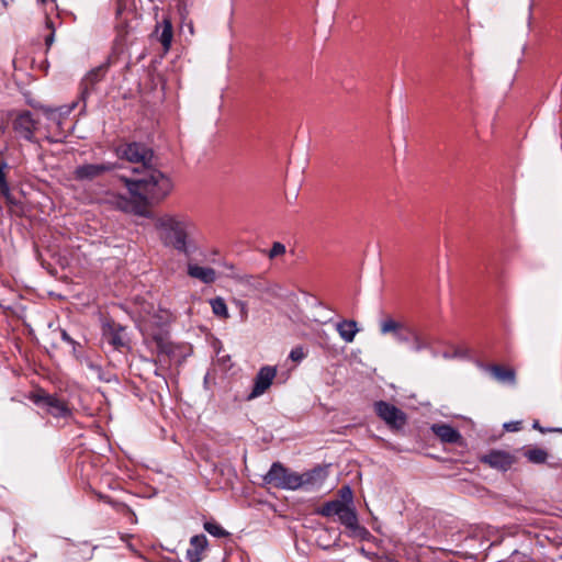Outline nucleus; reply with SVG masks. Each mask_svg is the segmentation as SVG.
Wrapping results in <instances>:
<instances>
[{
    "label": "nucleus",
    "mask_w": 562,
    "mask_h": 562,
    "mask_svg": "<svg viewBox=\"0 0 562 562\" xmlns=\"http://www.w3.org/2000/svg\"><path fill=\"white\" fill-rule=\"evenodd\" d=\"M115 154L121 159L138 165V169H145L153 165L154 151L143 143L131 142L120 144L115 148Z\"/></svg>",
    "instance_id": "nucleus-3"
},
{
    "label": "nucleus",
    "mask_w": 562,
    "mask_h": 562,
    "mask_svg": "<svg viewBox=\"0 0 562 562\" xmlns=\"http://www.w3.org/2000/svg\"><path fill=\"white\" fill-rule=\"evenodd\" d=\"M54 38H55V30L49 32V34L45 37V45H46L47 49H49L50 46L53 45Z\"/></svg>",
    "instance_id": "nucleus-35"
},
{
    "label": "nucleus",
    "mask_w": 562,
    "mask_h": 562,
    "mask_svg": "<svg viewBox=\"0 0 562 562\" xmlns=\"http://www.w3.org/2000/svg\"><path fill=\"white\" fill-rule=\"evenodd\" d=\"M344 506L345 503L339 499L329 501L319 506L316 509V514L323 517L338 516Z\"/></svg>",
    "instance_id": "nucleus-24"
},
{
    "label": "nucleus",
    "mask_w": 562,
    "mask_h": 562,
    "mask_svg": "<svg viewBox=\"0 0 562 562\" xmlns=\"http://www.w3.org/2000/svg\"><path fill=\"white\" fill-rule=\"evenodd\" d=\"M207 547L205 535H195L190 539V548L187 550L189 562H201L202 553Z\"/></svg>",
    "instance_id": "nucleus-16"
},
{
    "label": "nucleus",
    "mask_w": 562,
    "mask_h": 562,
    "mask_svg": "<svg viewBox=\"0 0 562 562\" xmlns=\"http://www.w3.org/2000/svg\"><path fill=\"white\" fill-rule=\"evenodd\" d=\"M431 431L445 443H458L462 440L461 434L454 427L445 423L434 424Z\"/></svg>",
    "instance_id": "nucleus-15"
},
{
    "label": "nucleus",
    "mask_w": 562,
    "mask_h": 562,
    "mask_svg": "<svg viewBox=\"0 0 562 562\" xmlns=\"http://www.w3.org/2000/svg\"><path fill=\"white\" fill-rule=\"evenodd\" d=\"M108 503L111 504L117 513L125 516L130 520L131 524L137 522V517L130 506H127L124 503L114 502L111 499H108Z\"/></svg>",
    "instance_id": "nucleus-27"
},
{
    "label": "nucleus",
    "mask_w": 562,
    "mask_h": 562,
    "mask_svg": "<svg viewBox=\"0 0 562 562\" xmlns=\"http://www.w3.org/2000/svg\"><path fill=\"white\" fill-rule=\"evenodd\" d=\"M204 529L212 536L217 538H224L229 536V533L216 521H205Z\"/></svg>",
    "instance_id": "nucleus-30"
},
{
    "label": "nucleus",
    "mask_w": 562,
    "mask_h": 562,
    "mask_svg": "<svg viewBox=\"0 0 562 562\" xmlns=\"http://www.w3.org/2000/svg\"><path fill=\"white\" fill-rule=\"evenodd\" d=\"M296 472L285 468L281 462H273L270 470L263 476V482L280 490L295 491Z\"/></svg>",
    "instance_id": "nucleus-5"
},
{
    "label": "nucleus",
    "mask_w": 562,
    "mask_h": 562,
    "mask_svg": "<svg viewBox=\"0 0 562 562\" xmlns=\"http://www.w3.org/2000/svg\"><path fill=\"white\" fill-rule=\"evenodd\" d=\"M521 422H509L504 424V428L507 431H519L521 429Z\"/></svg>",
    "instance_id": "nucleus-34"
},
{
    "label": "nucleus",
    "mask_w": 562,
    "mask_h": 562,
    "mask_svg": "<svg viewBox=\"0 0 562 562\" xmlns=\"http://www.w3.org/2000/svg\"><path fill=\"white\" fill-rule=\"evenodd\" d=\"M276 375V367L265 366L260 368L254 379V386L250 394L248 395V400H252L262 395L271 386Z\"/></svg>",
    "instance_id": "nucleus-12"
},
{
    "label": "nucleus",
    "mask_w": 562,
    "mask_h": 562,
    "mask_svg": "<svg viewBox=\"0 0 562 562\" xmlns=\"http://www.w3.org/2000/svg\"><path fill=\"white\" fill-rule=\"evenodd\" d=\"M61 336L65 341H67V342L72 341V339L69 337V335L66 331H63Z\"/></svg>",
    "instance_id": "nucleus-38"
},
{
    "label": "nucleus",
    "mask_w": 562,
    "mask_h": 562,
    "mask_svg": "<svg viewBox=\"0 0 562 562\" xmlns=\"http://www.w3.org/2000/svg\"><path fill=\"white\" fill-rule=\"evenodd\" d=\"M45 24H46V27H47L50 32H52L53 30H55V27H54V23H53V21H52V19H50V18L46 16V22H45Z\"/></svg>",
    "instance_id": "nucleus-36"
},
{
    "label": "nucleus",
    "mask_w": 562,
    "mask_h": 562,
    "mask_svg": "<svg viewBox=\"0 0 562 562\" xmlns=\"http://www.w3.org/2000/svg\"><path fill=\"white\" fill-rule=\"evenodd\" d=\"M172 37H173L172 23L169 19H164V21L161 23V33L159 36V42L162 45L165 50H169V48L171 46Z\"/></svg>",
    "instance_id": "nucleus-25"
},
{
    "label": "nucleus",
    "mask_w": 562,
    "mask_h": 562,
    "mask_svg": "<svg viewBox=\"0 0 562 562\" xmlns=\"http://www.w3.org/2000/svg\"><path fill=\"white\" fill-rule=\"evenodd\" d=\"M553 431H558V432L562 434V428H555V429H553Z\"/></svg>",
    "instance_id": "nucleus-40"
},
{
    "label": "nucleus",
    "mask_w": 562,
    "mask_h": 562,
    "mask_svg": "<svg viewBox=\"0 0 562 562\" xmlns=\"http://www.w3.org/2000/svg\"><path fill=\"white\" fill-rule=\"evenodd\" d=\"M524 456L529 462L535 464H542L548 459V452L541 448H531L524 452Z\"/></svg>",
    "instance_id": "nucleus-26"
},
{
    "label": "nucleus",
    "mask_w": 562,
    "mask_h": 562,
    "mask_svg": "<svg viewBox=\"0 0 562 562\" xmlns=\"http://www.w3.org/2000/svg\"><path fill=\"white\" fill-rule=\"evenodd\" d=\"M102 336L115 350L121 351L123 348L128 346L126 327L113 319H108L103 323Z\"/></svg>",
    "instance_id": "nucleus-9"
},
{
    "label": "nucleus",
    "mask_w": 562,
    "mask_h": 562,
    "mask_svg": "<svg viewBox=\"0 0 562 562\" xmlns=\"http://www.w3.org/2000/svg\"><path fill=\"white\" fill-rule=\"evenodd\" d=\"M533 428L538 429V430H539L540 432H542V434H544V432H546V429H544V428H542V427L540 426V424H539V422H538V420H536V422L533 423Z\"/></svg>",
    "instance_id": "nucleus-37"
},
{
    "label": "nucleus",
    "mask_w": 562,
    "mask_h": 562,
    "mask_svg": "<svg viewBox=\"0 0 562 562\" xmlns=\"http://www.w3.org/2000/svg\"><path fill=\"white\" fill-rule=\"evenodd\" d=\"M414 329L404 325L398 329V331L394 335V338L400 342H408L412 340V334Z\"/></svg>",
    "instance_id": "nucleus-31"
},
{
    "label": "nucleus",
    "mask_w": 562,
    "mask_h": 562,
    "mask_svg": "<svg viewBox=\"0 0 562 562\" xmlns=\"http://www.w3.org/2000/svg\"><path fill=\"white\" fill-rule=\"evenodd\" d=\"M290 359L294 362H300L304 359L305 357V353L303 351V349L301 347H296L294 349L291 350L290 352Z\"/></svg>",
    "instance_id": "nucleus-33"
},
{
    "label": "nucleus",
    "mask_w": 562,
    "mask_h": 562,
    "mask_svg": "<svg viewBox=\"0 0 562 562\" xmlns=\"http://www.w3.org/2000/svg\"><path fill=\"white\" fill-rule=\"evenodd\" d=\"M134 177H122V181L133 198H138L150 210L160 204L171 193L173 182L162 171L153 165L145 169H133Z\"/></svg>",
    "instance_id": "nucleus-1"
},
{
    "label": "nucleus",
    "mask_w": 562,
    "mask_h": 562,
    "mask_svg": "<svg viewBox=\"0 0 562 562\" xmlns=\"http://www.w3.org/2000/svg\"><path fill=\"white\" fill-rule=\"evenodd\" d=\"M338 518L339 521L348 529L349 537L358 538L362 541L371 538L370 531L359 524L357 513L353 508L345 504L338 515Z\"/></svg>",
    "instance_id": "nucleus-8"
},
{
    "label": "nucleus",
    "mask_w": 562,
    "mask_h": 562,
    "mask_svg": "<svg viewBox=\"0 0 562 562\" xmlns=\"http://www.w3.org/2000/svg\"><path fill=\"white\" fill-rule=\"evenodd\" d=\"M29 400H31L35 405L45 406L47 408V413L53 417L68 418L71 416V409L65 401L58 398L56 395L47 393L43 389H37L30 393Z\"/></svg>",
    "instance_id": "nucleus-4"
},
{
    "label": "nucleus",
    "mask_w": 562,
    "mask_h": 562,
    "mask_svg": "<svg viewBox=\"0 0 562 562\" xmlns=\"http://www.w3.org/2000/svg\"><path fill=\"white\" fill-rule=\"evenodd\" d=\"M117 168L116 162L85 164L78 166L74 171V177L78 181H92L111 172Z\"/></svg>",
    "instance_id": "nucleus-11"
},
{
    "label": "nucleus",
    "mask_w": 562,
    "mask_h": 562,
    "mask_svg": "<svg viewBox=\"0 0 562 562\" xmlns=\"http://www.w3.org/2000/svg\"><path fill=\"white\" fill-rule=\"evenodd\" d=\"M283 254H285V246L282 243L274 241L269 251V258L272 259V258L283 255Z\"/></svg>",
    "instance_id": "nucleus-32"
},
{
    "label": "nucleus",
    "mask_w": 562,
    "mask_h": 562,
    "mask_svg": "<svg viewBox=\"0 0 562 562\" xmlns=\"http://www.w3.org/2000/svg\"><path fill=\"white\" fill-rule=\"evenodd\" d=\"M38 120L29 110L16 113L12 121L13 131L23 139L30 143H36L35 132L37 130Z\"/></svg>",
    "instance_id": "nucleus-7"
},
{
    "label": "nucleus",
    "mask_w": 562,
    "mask_h": 562,
    "mask_svg": "<svg viewBox=\"0 0 562 562\" xmlns=\"http://www.w3.org/2000/svg\"><path fill=\"white\" fill-rule=\"evenodd\" d=\"M373 407L378 417L381 418L392 430H401L407 423L406 414L391 403L376 401Z\"/></svg>",
    "instance_id": "nucleus-6"
},
{
    "label": "nucleus",
    "mask_w": 562,
    "mask_h": 562,
    "mask_svg": "<svg viewBox=\"0 0 562 562\" xmlns=\"http://www.w3.org/2000/svg\"><path fill=\"white\" fill-rule=\"evenodd\" d=\"M322 474L323 471L319 468L313 469L302 474L296 473V483L300 484L295 485V490H308L310 487L318 485L322 481Z\"/></svg>",
    "instance_id": "nucleus-17"
},
{
    "label": "nucleus",
    "mask_w": 562,
    "mask_h": 562,
    "mask_svg": "<svg viewBox=\"0 0 562 562\" xmlns=\"http://www.w3.org/2000/svg\"><path fill=\"white\" fill-rule=\"evenodd\" d=\"M109 70V64H102L91 69L80 82V99L86 101L94 86L100 82Z\"/></svg>",
    "instance_id": "nucleus-14"
},
{
    "label": "nucleus",
    "mask_w": 562,
    "mask_h": 562,
    "mask_svg": "<svg viewBox=\"0 0 562 562\" xmlns=\"http://www.w3.org/2000/svg\"><path fill=\"white\" fill-rule=\"evenodd\" d=\"M412 341L413 349L418 352L429 349L434 342V337L427 331L414 329V333L412 334Z\"/></svg>",
    "instance_id": "nucleus-23"
},
{
    "label": "nucleus",
    "mask_w": 562,
    "mask_h": 562,
    "mask_svg": "<svg viewBox=\"0 0 562 562\" xmlns=\"http://www.w3.org/2000/svg\"><path fill=\"white\" fill-rule=\"evenodd\" d=\"M113 204L116 206V209L123 212L132 213L147 218L153 217L151 210H148V207H146V203L140 202L138 198L128 199L123 195H115L113 199Z\"/></svg>",
    "instance_id": "nucleus-13"
},
{
    "label": "nucleus",
    "mask_w": 562,
    "mask_h": 562,
    "mask_svg": "<svg viewBox=\"0 0 562 562\" xmlns=\"http://www.w3.org/2000/svg\"><path fill=\"white\" fill-rule=\"evenodd\" d=\"M188 274L191 278L198 279L206 284L213 283L216 279V272L213 268L201 267L192 263L188 265Z\"/></svg>",
    "instance_id": "nucleus-19"
},
{
    "label": "nucleus",
    "mask_w": 562,
    "mask_h": 562,
    "mask_svg": "<svg viewBox=\"0 0 562 562\" xmlns=\"http://www.w3.org/2000/svg\"><path fill=\"white\" fill-rule=\"evenodd\" d=\"M402 326L403 323L396 322L393 318H386L381 322L380 330L383 335L392 334L394 336Z\"/></svg>",
    "instance_id": "nucleus-29"
},
{
    "label": "nucleus",
    "mask_w": 562,
    "mask_h": 562,
    "mask_svg": "<svg viewBox=\"0 0 562 562\" xmlns=\"http://www.w3.org/2000/svg\"><path fill=\"white\" fill-rule=\"evenodd\" d=\"M210 304H211V307H212V312L216 316H218L221 318H225V319L229 317L227 305H226L224 299L217 296L215 299H212L210 301Z\"/></svg>",
    "instance_id": "nucleus-28"
},
{
    "label": "nucleus",
    "mask_w": 562,
    "mask_h": 562,
    "mask_svg": "<svg viewBox=\"0 0 562 562\" xmlns=\"http://www.w3.org/2000/svg\"><path fill=\"white\" fill-rule=\"evenodd\" d=\"M479 459L481 463L503 472L508 471L518 461V458L515 454L497 449L490 450Z\"/></svg>",
    "instance_id": "nucleus-10"
},
{
    "label": "nucleus",
    "mask_w": 562,
    "mask_h": 562,
    "mask_svg": "<svg viewBox=\"0 0 562 562\" xmlns=\"http://www.w3.org/2000/svg\"><path fill=\"white\" fill-rule=\"evenodd\" d=\"M11 167L9 164L1 159L0 160V194L5 199L8 203H14V199L11 194L10 184L8 181V175Z\"/></svg>",
    "instance_id": "nucleus-21"
},
{
    "label": "nucleus",
    "mask_w": 562,
    "mask_h": 562,
    "mask_svg": "<svg viewBox=\"0 0 562 562\" xmlns=\"http://www.w3.org/2000/svg\"><path fill=\"white\" fill-rule=\"evenodd\" d=\"M154 226L159 233V238L166 247H170L186 257H190L196 250L194 240L195 225L182 214L165 213L154 216Z\"/></svg>",
    "instance_id": "nucleus-2"
},
{
    "label": "nucleus",
    "mask_w": 562,
    "mask_h": 562,
    "mask_svg": "<svg viewBox=\"0 0 562 562\" xmlns=\"http://www.w3.org/2000/svg\"><path fill=\"white\" fill-rule=\"evenodd\" d=\"M159 355L171 357L176 352L175 345L169 340L167 333L159 330L151 336Z\"/></svg>",
    "instance_id": "nucleus-20"
},
{
    "label": "nucleus",
    "mask_w": 562,
    "mask_h": 562,
    "mask_svg": "<svg viewBox=\"0 0 562 562\" xmlns=\"http://www.w3.org/2000/svg\"><path fill=\"white\" fill-rule=\"evenodd\" d=\"M486 370L501 383L514 384L516 382V373L512 368L501 364H490L486 367Z\"/></svg>",
    "instance_id": "nucleus-18"
},
{
    "label": "nucleus",
    "mask_w": 562,
    "mask_h": 562,
    "mask_svg": "<svg viewBox=\"0 0 562 562\" xmlns=\"http://www.w3.org/2000/svg\"><path fill=\"white\" fill-rule=\"evenodd\" d=\"M341 493H346L349 495V497L351 498V491L348 486H345L340 490Z\"/></svg>",
    "instance_id": "nucleus-39"
},
{
    "label": "nucleus",
    "mask_w": 562,
    "mask_h": 562,
    "mask_svg": "<svg viewBox=\"0 0 562 562\" xmlns=\"http://www.w3.org/2000/svg\"><path fill=\"white\" fill-rule=\"evenodd\" d=\"M336 330L342 340L352 342L358 333L357 322L353 319H344L336 324Z\"/></svg>",
    "instance_id": "nucleus-22"
}]
</instances>
